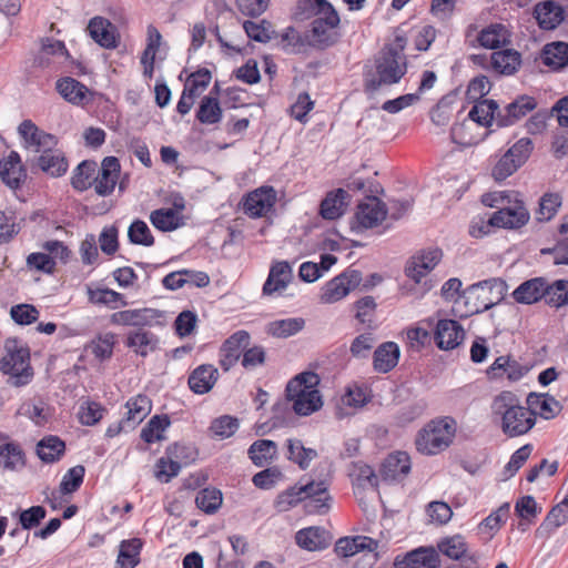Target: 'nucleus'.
Masks as SVG:
<instances>
[{
  "instance_id": "1",
  "label": "nucleus",
  "mask_w": 568,
  "mask_h": 568,
  "mask_svg": "<svg viewBox=\"0 0 568 568\" xmlns=\"http://www.w3.org/2000/svg\"><path fill=\"white\" fill-rule=\"evenodd\" d=\"M491 412L500 417L503 433L513 438L527 434L536 424L531 409L519 404L513 392H501L491 403Z\"/></svg>"
},
{
  "instance_id": "2",
  "label": "nucleus",
  "mask_w": 568,
  "mask_h": 568,
  "mask_svg": "<svg viewBox=\"0 0 568 568\" xmlns=\"http://www.w3.org/2000/svg\"><path fill=\"white\" fill-rule=\"evenodd\" d=\"M325 480H302L293 487L280 494L276 499V507L281 511L288 510L300 501H304V507L308 514H325L329 509L328 501L331 496L327 493Z\"/></svg>"
},
{
  "instance_id": "3",
  "label": "nucleus",
  "mask_w": 568,
  "mask_h": 568,
  "mask_svg": "<svg viewBox=\"0 0 568 568\" xmlns=\"http://www.w3.org/2000/svg\"><path fill=\"white\" fill-rule=\"evenodd\" d=\"M320 382L317 374L303 372L287 383L285 396L296 415L310 416L322 408L323 398L317 389Z\"/></svg>"
},
{
  "instance_id": "4",
  "label": "nucleus",
  "mask_w": 568,
  "mask_h": 568,
  "mask_svg": "<svg viewBox=\"0 0 568 568\" xmlns=\"http://www.w3.org/2000/svg\"><path fill=\"white\" fill-rule=\"evenodd\" d=\"M508 285L501 278H490L476 283L464 290V317L471 316L500 303Z\"/></svg>"
},
{
  "instance_id": "5",
  "label": "nucleus",
  "mask_w": 568,
  "mask_h": 568,
  "mask_svg": "<svg viewBox=\"0 0 568 568\" xmlns=\"http://www.w3.org/2000/svg\"><path fill=\"white\" fill-rule=\"evenodd\" d=\"M407 72L405 55L382 49L375 58V71L365 74V91L374 93L383 85L398 83Z\"/></svg>"
},
{
  "instance_id": "6",
  "label": "nucleus",
  "mask_w": 568,
  "mask_h": 568,
  "mask_svg": "<svg viewBox=\"0 0 568 568\" xmlns=\"http://www.w3.org/2000/svg\"><path fill=\"white\" fill-rule=\"evenodd\" d=\"M456 433V420L445 416L427 423L418 432L416 448L424 455H436L446 449L453 442Z\"/></svg>"
},
{
  "instance_id": "7",
  "label": "nucleus",
  "mask_w": 568,
  "mask_h": 568,
  "mask_svg": "<svg viewBox=\"0 0 568 568\" xmlns=\"http://www.w3.org/2000/svg\"><path fill=\"white\" fill-rule=\"evenodd\" d=\"M532 148L530 139L518 140L495 164L491 172L493 178L496 181L506 180L528 160Z\"/></svg>"
},
{
  "instance_id": "8",
  "label": "nucleus",
  "mask_w": 568,
  "mask_h": 568,
  "mask_svg": "<svg viewBox=\"0 0 568 568\" xmlns=\"http://www.w3.org/2000/svg\"><path fill=\"white\" fill-rule=\"evenodd\" d=\"M362 282V273L357 270H347L326 283L322 293V301L335 303L345 297Z\"/></svg>"
},
{
  "instance_id": "9",
  "label": "nucleus",
  "mask_w": 568,
  "mask_h": 568,
  "mask_svg": "<svg viewBox=\"0 0 568 568\" xmlns=\"http://www.w3.org/2000/svg\"><path fill=\"white\" fill-rule=\"evenodd\" d=\"M387 215V209L384 202L376 196H367L357 205L355 221L357 225H352V230L373 229L379 225Z\"/></svg>"
},
{
  "instance_id": "10",
  "label": "nucleus",
  "mask_w": 568,
  "mask_h": 568,
  "mask_svg": "<svg viewBox=\"0 0 568 568\" xmlns=\"http://www.w3.org/2000/svg\"><path fill=\"white\" fill-rule=\"evenodd\" d=\"M275 202V190L272 186H261L243 199V212L252 219L262 217L273 209Z\"/></svg>"
},
{
  "instance_id": "11",
  "label": "nucleus",
  "mask_w": 568,
  "mask_h": 568,
  "mask_svg": "<svg viewBox=\"0 0 568 568\" xmlns=\"http://www.w3.org/2000/svg\"><path fill=\"white\" fill-rule=\"evenodd\" d=\"M440 559L433 547H419L406 552L404 556H396L395 568H439Z\"/></svg>"
},
{
  "instance_id": "12",
  "label": "nucleus",
  "mask_w": 568,
  "mask_h": 568,
  "mask_svg": "<svg viewBox=\"0 0 568 568\" xmlns=\"http://www.w3.org/2000/svg\"><path fill=\"white\" fill-rule=\"evenodd\" d=\"M121 165L115 156H106L102 160L98 174L93 176L94 190L98 195H110L119 180Z\"/></svg>"
},
{
  "instance_id": "13",
  "label": "nucleus",
  "mask_w": 568,
  "mask_h": 568,
  "mask_svg": "<svg viewBox=\"0 0 568 568\" xmlns=\"http://www.w3.org/2000/svg\"><path fill=\"white\" fill-rule=\"evenodd\" d=\"M18 133L22 138L26 148L37 153H42L48 148H54V135L40 130L31 120H23L18 126Z\"/></svg>"
},
{
  "instance_id": "14",
  "label": "nucleus",
  "mask_w": 568,
  "mask_h": 568,
  "mask_svg": "<svg viewBox=\"0 0 568 568\" xmlns=\"http://www.w3.org/2000/svg\"><path fill=\"white\" fill-rule=\"evenodd\" d=\"M442 251L439 248H430L422 251L414 255L406 264L405 273L407 277L419 283L420 280L429 273L440 261Z\"/></svg>"
},
{
  "instance_id": "15",
  "label": "nucleus",
  "mask_w": 568,
  "mask_h": 568,
  "mask_svg": "<svg viewBox=\"0 0 568 568\" xmlns=\"http://www.w3.org/2000/svg\"><path fill=\"white\" fill-rule=\"evenodd\" d=\"M88 31L90 37L106 49L118 47L119 33L116 27L103 17H94L89 21Z\"/></svg>"
},
{
  "instance_id": "16",
  "label": "nucleus",
  "mask_w": 568,
  "mask_h": 568,
  "mask_svg": "<svg viewBox=\"0 0 568 568\" xmlns=\"http://www.w3.org/2000/svg\"><path fill=\"white\" fill-rule=\"evenodd\" d=\"M537 106L535 98L529 95H520L509 103L504 112H498L496 123L498 126H509L531 112Z\"/></svg>"
},
{
  "instance_id": "17",
  "label": "nucleus",
  "mask_w": 568,
  "mask_h": 568,
  "mask_svg": "<svg viewBox=\"0 0 568 568\" xmlns=\"http://www.w3.org/2000/svg\"><path fill=\"white\" fill-rule=\"evenodd\" d=\"M529 220V212L521 201H516L511 207H501L493 213V222L497 227L518 229Z\"/></svg>"
},
{
  "instance_id": "18",
  "label": "nucleus",
  "mask_w": 568,
  "mask_h": 568,
  "mask_svg": "<svg viewBox=\"0 0 568 568\" xmlns=\"http://www.w3.org/2000/svg\"><path fill=\"white\" fill-rule=\"evenodd\" d=\"M410 471V458L405 452L389 454L382 464L381 476L384 480H402Z\"/></svg>"
},
{
  "instance_id": "19",
  "label": "nucleus",
  "mask_w": 568,
  "mask_h": 568,
  "mask_svg": "<svg viewBox=\"0 0 568 568\" xmlns=\"http://www.w3.org/2000/svg\"><path fill=\"white\" fill-rule=\"evenodd\" d=\"M458 91L459 88H456L444 95L432 110L430 119L434 124L445 126L449 123L454 114L458 115L462 112V105L458 104Z\"/></svg>"
},
{
  "instance_id": "20",
  "label": "nucleus",
  "mask_w": 568,
  "mask_h": 568,
  "mask_svg": "<svg viewBox=\"0 0 568 568\" xmlns=\"http://www.w3.org/2000/svg\"><path fill=\"white\" fill-rule=\"evenodd\" d=\"M2 369L11 376L12 385L23 386L31 381L33 371L30 357H2Z\"/></svg>"
},
{
  "instance_id": "21",
  "label": "nucleus",
  "mask_w": 568,
  "mask_h": 568,
  "mask_svg": "<svg viewBox=\"0 0 568 568\" xmlns=\"http://www.w3.org/2000/svg\"><path fill=\"white\" fill-rule=\"evenodd\" d=\"M546 278L534 277L523 282L513 293V298L519 304H535L545 295Z\"/></svg>"
},
{
  "instance_id": "22",
  "label": "nucleus",
  "mask_w": 568,
  "mask_h": 568,
  "mask_svg": "<svg viewBox=\"0 0 568 568\" xmlns=\"http://www.w3.org/2000/svg\"><path fill=\"white\" fill-rule=\"evenodd\" d=\"M489 62L495 72L501 75H513L521 64V55L514 49L499 50L489 55Z\"/></svg>"
},
{
  "instance_id": "23",
  "label": "nucleus",
  "mask_w": 568,
  "mask_h": 568,
  "mask_svg": "<svg viewBox=\"0 0 568 568\" xmlns=\"http://www.w3.org/2000/svg\"><path fill=\"white\" fill-rule=\"evenodd\" d=\"M296 544L308 551L323 550L329 546L327 531L321 527L301 529L295 536Z\"/></svg>"
},
{
  "instance_id": "24",
  "label": "nucleus",
  "mask_w": 568,
  "mask_h": 568,
  "mask_svg": "<svg viewBox=\"0 0 568 568\" xmlns=\"http://www.w3.org/2000/svg\"><path fill=\"white\" fill-rule=\"evenodd\" d=\"M251 336L246 331H237L232 334L222 345L224 355H264L261 347L248 348Z\"/></svg>"
},
{
  "instance_id": "25",
  "label": "nucleus",
  "mask_w": 568,
  "mask_h": 568,
  "mask_svg": "<svg viewBox=\"0 0 568 568\" xmlns=\"http://www.w3.org/2000/svg\"><path fill=\"white\" fill-rule=\"evenodd\" d=\"M217 375L219 372L213 365H200L191 373L187 383L195 394H205L214 386Z\"/></svg>"
},
{
  "instance_id": "26",
  "label": "nucleus",
  "mask_w": 568,
  "mask_h": 568,
  "mask_svg": "<svg viewBox=\"0 0 568 568\" xmlns=\"http://www.w3.org/2000/svg\"><path fill=\"white\" fill-rule=\"evenodd\" d=\"M527 405L535 418L536 415H540L545 419H551L561 410V405L557 399L542 394L530 393L527 397Z\"/></svg>"
},
{
  "instance_id": "27",
  "label": "nucleus",
  "mask_w": 568,
  "mask_h": 568,
  "mask_svg": "<svg viewBox=\"0 0 568 568\" xmlns=\"http://www.w3.org/2000/svg\"><path fill=\"white\" fill-rule=\"evenodd\" d=\"M377 548V542L366 536L342 537L335 544V552L341 557H352L362 550L373 551Z\"/></svg>"
},
{
  "instance_id": "28",
  "label": "nucleus",
  "mask_w": 568,
  "mask_h": 568,
  "mask_svg": "<svg viewBox=\"0 0 568 568\" xmlns=\"http://www.w3.org/2000/svg\"><path fill=\"white\" fill-rule=\"evenodd\" d=\"M477 40L486 49H497L510 42V32L505 24L491 23L478 33Z\"/></svg>"
},
{
  "instance_id": "29",
  "label": "nucleus",
  "mask_w": 568,
  "mask_h": 568,
  "mask_svg": "<svg viewBox=\"0 0 568 568\" xmlns=\"http://www.w3.org/2000/svg\"><path fill=\"white\" fill-rule=\"evenodd\" d=\"M339 39V33L336 27L324 24L318 18L312 21V27L308 34L310 43L314 47L324 49L335 44Z\"/></svg>"
},
{
  "instance_id": "30",
  "label": "nucleus",
  "mask_w": 568,
  "mask_h": 568,
  "mask_svg": "<svg viewBox=\"0 0 568 568\" xmlns=\"http://www.w3.org/2000/svg\"><path fill=\"white\" fill-rule=\"evenodd\" d=\"M348 193L343 189H337L327 193L321 203L320 213L325 220H335L342 216L347 206Z\"/></svg>"
},
{
  "instance_id": "31",
  "label": "nucleus",
  "mask_w": 568,
  "mask_h": 568,
  "mask_svg": "<svg viewBox=\"0 0 568 568\" xmlns=\"http://www.w3.org/2000/svg\"><path fill=\"white\" fill-rule=\"evenodd\" d=\"M39 168L51 176H61L68 170V161L57 149L48 148L38 158Z\"/></svg>"
},
{
  "instance_id": "32",
  "label": "nucleus",
  "mask_w": 568,
  "mask_h": 568,
  "mask_svg": "<svg viewBox=\"0 0 568 568\" xmlns=\"http://www.w3.org/2000/svg\"><path fill=\"white\" fill-rule=\"evenodd\" d=\"M292 278V268L285 261L276 262L270 271L268 277L263 285V293L270 295L284 290Z\"/></svg>"
},
{
  "instance_id": "33",
  "label": "nucleus",
  "mask_w": 568,
  "mask_h": 568,
  "mask_svg": "<svg viewBox=\"0 0 568 568\" xmlns=\"http://www.w3.org/2000/svg\"><path fill=\"white\" fill-rule=\"evenodd\" d=\"M459 328L458 322L454 320H439L434 335L438 348L450 351L456 347L459 344L457 341Z\"/></svg>"
},
{
  "instance_id": "34",
  "label": "nucleus",
  "mask_w": 568,
  "mask_h": 568,
  "mask_svg": "<svg viewBox=\"0 0 568 568\" xmlns=\"http://www.w3.org/2000/svg\"><path fill=\"white\" fill-rule=\"evenodd\" d=\"M527 372L528 367L520 365L513 357H496L495 363L488 371V375L490 378H498L506 374L509 381L515 382L520 379Z\"/></svg>"
},
{
  "instance_id": "35",
  "label": "nucleus",
  "mask_w": 568,
  "mask_h": 568,
  "mask_svg": "<svg viewBox=\"0 0 568 568\" xmlns=\"http://www.w3.org/2000/svg\"><path fill=\"white\" fill-rule=\"evenodd\" d=\"M535 13L540 28L546 30L555 29L564 20L562 8L552 1L538 3Z\"/></svg>"
},
{
  "instance_id": "36",
  "label": "nucleus",
  "mask_w": 568,
  "mask_h": 568,
  "mask_svg": "<svg viewBox=\"0 0 568 568\" xmlns=\"http://www.w3.org/2000/svg\"><path fill=\"white\" fill-rule=\"evenodd\" d=\"M142 546L143 542L140 538L122 540L119 546L115 568H135L140 564Z\"/></svg>"
},
{
  "instance_id": "37",
  "label": "nucleus",
  "mask_w": 568,
  "mask_h": 568,
  "mask_svg": "<svg viewBox=\"0 0 568 568\" xmlns=\"http://www.w3.org/2000/svg\"><path fill=\"white\" fill-rule=\"evenodd\" d=\"M65 452V444L58 436L49 435L43 437L37 444L38 457L47 464H52L61 459Z\"/></svg>"
},
{
  "instance_id": "38",
  "label": "nucleus",
  "mask_w": 568,
  "mask_h": 568,
  "mask_svg": "<svg viewBox=\"0 0 568 568\" xmlns=\"http://www.w3.org/2000/svg\"><path fill=\"white\" fill-rule=\"evenodd\" d=\"M247 454L255 466L263 467L276 458L277 445L270 439H258L250 446Z\"/></svg>"
},
{
  "instance_id": "39",
  "label": "nucleus",
  "mask_w": 568,
  "mask_h": 568,
  "mask_svg": "<svg viewBox=\"0 0 568 568\" xmlns=\"http://www.w3.org/2000/svg\"><path fill=\"white\" fill-rule=\"evenodd\" d=\"M126 408L128 412L124 423L126 427L134 428L150 414L152 403L148 396L140 394L128 400Z\"/></svg>"
},
{
  "instance_id": "40",
  "label": "nucleus",
  "mask_w": 568,
  "mask_h": 568,
  "mask_svg": "<svg viewBox=\"0 0 568 568\" xmlns=\"http://www.w3.org/2000/svg\"><path fill=\"white\" fill-rule=\"evenodd\" d=\"M568 521V505H564V499L558 505L554 506L546 516L545 520L537 528L536 535L538 537H548L557 528Z\"/></svg>"
},
{
  "instance_id": "41",
  "label": "nucleus",
  "mask_w": 568,
  "mask_h": 568,
  "mask_svg": "<svg viewBox=\"0 0 568 568\" xmlns=\"http://www.w3.org/2000/svg\"><path fill=\"white\" fill-rule=\"evenodd\" d=\"M541 61L552 70H559L568 64V44L565 42H551L544 47Z\"/></svg>"
},
{
  "instance_id": "42",
  "label": "nucleus",
  "mask_w": 568,
  "mask_h": 568,
  "mask_svg": "<svg viewBox=\"0 0 568 568\" xmlns=\"http://www.w3.org/2000/svg\"><path fill=\"white\" fill-rule=\"evenodd\" d=\"M152 225L162 231L171 232L183 225V217L174 209H158L150 214Z\"/></svg>"
},
{
  "instance_id": "43",
  "label": "nucleus",
  "mask_w": 568,
  "mask_h": 568,
  "mask_svg": "<svg viewBox=\"0 0 568 568\" xmlns=\"http://www.w3.org/2000/svg\"><path fill=\"white\" fill-rule=\"evenodd\" d=\"M57 90L63 99L73 104H81L89 91L84 84L70 77L58 80Z\"/></svg>"
},
{
  "instance_id": "44",
  "label": "nucleus",
  "mask_w": 568,
  "mask_h": 568,
  "mask_svg": "<svg viewBox=\"0 0 568 568\" xmlns=\"http://www.w3.org/2000/svg\"><path fill=\"white\" fill-rule=\"evenodd\" d=\"M474 103L475 104L468 114L470 120L485 126H488L493 121H496L497 113L500 111L495 100L486 99Z\"/></svg>"
},
{
  "instance_id": "45",
  "label": "nucleus",
  "mask_w": 568,
  "mask_h": 568,
  "mask_svg": "<svg viewBox=\"0 0 568 568\" xmlns=\"http://www.w3.org/2000/svg\"><path fill=\"white\" fill-rule=\"evenodd\" d=\"M287 458L300 466L301 469H306L311 462L317 457V452L313 448L304 447L300 439L290 438L286 440Z\"/></svg>"
},
{
  "instance_id": "46",
  "label": "nucleus",
  "mask_w": 568,
  "mask_h": 568,
  "mask_svg": "<svg viewBox=\"0 0 568 568\" xmlns=\"http://www.w3.org/2000/svg\"><path fill=\"white\" fill-rule=\"evenodd\" d=\"M170 424L168 415H154L142 428L140 436L148 444L161 442L165 438L163 433Z\"/></svg>"
},
{
  "instance_id": "47",
  "label": "nucleus",
  "mask_w": 568,
  "mask_h": 568,
  "mask_svg": "<svg viewBox=\"0 0 568 568\" xmlns=\"http://www.w3.org/2000/svg\"><path fill=\"white\" fill-rule=\"evenodd\" d=\"M349 476L352 477L353 484L356 488H365L369 486L373 489H377L378 487V478L374 469L362 462L352 464Z\"/></svg>"
},
{
  "instance_id": "48",
  "label": "nucleus",
  "mask_w": 568,
  "mask_h": 568,
  "mask_svg": "<svg viewBox=\"0 0 568 568\" xmlns=\"http://www.w3.org/2000/svg\"><path fill=\"white\" fill-rule=\"evenodd\" d=\"M545 302L551 307H562L568 305V281L557 280L551 284L546 281Z\"/></svg>"
},
{
  "instance_id": "49",
  "label": "nucleus",
  "mask_w": 568,
  "mask_h": 568,
  "mask_svg": "<svg viewBox=\"0 0 568 568\" xmlns=\"http://www.w3.org/2000/svg\"><path fill=\"white\" fill-rule=\"evenodd\" d=\"M0 466L9 470L24 466V454L19 444L6 443L0 445Z\"/></svg>"
},
{
  "instance_id": "50",
  "label": "nucleus",
  "mask_w": 568,
  "mask_h": 568,
  "mask_svg": "<svg viewBox=\"0 0 568 568\" xmlns=\"http://www.w3.org/2000/svg\"><path fill=\"white\" fill-rule=\"evenodd\" d=\"M97 173L94 161L81 162L73 172L71 184L78 191H85L93 184V176Z\"/></svg>"
},
{
  "instance_id": "51",
  "label": "nucleus",
  "mask_w": 568,
  "mask_h": 568,
  "mask_svg": "<svg viewBox=\"0 0 568 568\" xmlns=\"http://www.w3.org/2000/svg\"><path fill=\"white\" fill-rule=\"evenodd\" d=\"M196 119L203 124H215L222 119V109L219 100L212 97H204L201 100Z\"/></svg>"
},
{
  "instance_id": "52",
  "label": "nucleus",
  "mask_w": 568,
  "mask_h": 568,
  "mask_svg": "<svg viewBox=\"0 0 568 568\" xmlns=\"http://www.w3.org/2000/svg\"><path fill=\"white\" fill-rule=\"evenodd\" d=\"M371 400V390L365 385L357 383L346 387L345 394L342 396L343 405L352 408H361Z\"/></svg>"
},
{
  "instance_id": "53",
  "label": "nucleus",
  "mask_w": 568,
  "mask_h": 568,
  "mask_svg": "<svg viewBox=\"0 0 568 568\" xmlns=\"http://www.w3.org/2000/svg\"><path fill=\"white\" fill-rule=\"evenodd\" d=\"M509 510L510 504L504 503L480 521L478 529L490 534V536L495 535L500 529L501 525L506 523L509 516Z\"/></svg>"
},
{
  "instance_id": "54",
  "label": "nucleus",
  "mask_w": 568,
  "mask_h": 568,
  "mask_svg": "<svg viewBox=\"0 0 568 568\" xmlns=\"http://www.w3.org/2000/svg\"><path fill=\"white\" fill-rule=\"evenodd\" d=\"M115 321L125 325H146L156 317L152 308L126 310L114 314Z\"/></svg>"
},
{
  "instance_id": "55",
  "label": "nucleus",
  "mask_w": 568,
  "mask_h": 568,
  "mask_svg": "<svg viewBox=\"0 0 568 568\" xmlns=\"http://www.w3.org/2000/svg\"><path fill=\"white\" fill-rule=\"evenodd\" d=\"M304 324L305 322L303 318L274 321L267 325V333L275 337L286 338L302 331Z\"/></svg>"
},
{
  "instance_id": "56",
  "label": "nucleus",
  "mask_w": 568,
  "mask_h": 568,
  "mask_svg": "<svg viewBox=\"0 0 568 568\" xmlns=\"http://www.w3.org/2000/svg\"><path fill=\"white\" fill-rule=\"evenodd\" d=\"M223 501L221 490L216 488H204L195 497L197 508L206 514H214L221 507Z\"/></svg>"
},
{
  "instance_id": "57",
  "label": "nucleus",
  "mask_w": 568,
  "mask_h": 568,
  "mask_svg": "<svg viewBox=\"0 0 568 568\" xmlns=\"http://www.w3.org/2000/svg\"><path fill=\"white\" fill-rule=\"evenodd\" d=\"M243 28L247 37L257 42L265 43L275 37L272 23L266 20L260 23L247 20L243 23Z\"/></svg>"
},
{
  "instance_id": "58",
  "label": "nucleus",
  "mask_w": 568,
  "mask_h": 568,
  "mask_svg": "<svg viewBox=\"0 0 568 568\" xmlns=\"http://www.w3.org/2000/svg\"><path fill=\"white\" fill-rule=\"evenodd\" d=\"M128 237L131 243L136 245L152 246L154 244V237L148 224L142 220H135L131 223Z\"/></svg>"
},
{
  "instance_id": "59",
  "label": "nucleus",
  "mask_w": 568,
  "mask_h": 568,
  "mask_svg": "<svg viewBox=\"0 0 568 568\" xmlns=\"http://www.w3.org/2000/svg\"><path fill=\"white\" fill-rule=\"evenodd\" d=\"M561 206V196L558 193H546L539 201V209L536 212L538 221H549Z\"/></svg>"
},
{
  "instance_id": "60",
  "label": "nucleus",
  "mask_w": 568,
  "mask_h": 568,
  "mask_svg": "<svg viewBox=\"0 0 568 568\" xmlns=\"http://www.w3.org/2000/svg\"><path fill=\"white\" fill-rule=\"evenodd\" d=\"M239 419L230 415H223L215 418L210 426V430L220 439L229 438L239 429Z\"/></svg>"
},
{
  "instance_id": "61",
  "label": "nucleus",
  "mask_w": 568,
  "mask_h": 568,
  "mask_svg": "<svg viewBox=\"0 0 568 568\" xmlns=\"http://www.w3.org/2000/svg\"><path fill=\"white\" fill-rule=\"evenodd\" d=\"M85 468L77 465L70 468L62 477L60 483V491L64 495L77 491L83 483Z\"/></svg>"
},
{
  "instance_id": "62",
  "label": "nucleus",
  "mask_w": 568,
  "mask_h": 568,
  "mask_svg": "<svg viewBox=\"0 0 568 568\" xmlns=\"http://www.w3.org/2000/svg\"><path fill=\"white\" fill-rule=\"evenodd\" d=\"M315 10L316 18L324 21V24H328L331 28H338L339 16L334 7L326 0H307Z\"/></svg>"
},
{
  "instance_id": "63",
  "label": "nucleus",
  "mask_w": 568,
  "mask_h": 568,
  "mask_svg": "<svg viewBox=\"0 0 568 568\" xmlns=\"http://www.w3.org/2000/svg\"><path fill=\"white\" fill-rule=\"evenodd\" d=\"M17 514L21 528L29 530L39 526L41 520L45 518L47 510L42 506H32Z\"/></svg>"
},
{
  "instance_id": "64",
  "label": "nucleus",
  "mask_w": 568,
  "mask_h": 568,
  "mask_svg": "<svg viewBox=\"0 0 568 568\" xmlns=\"http://www.w3.org/2000/svg\"><path fill=\"white\" fill-rule=\"evenodd\" d=\"M180 470L181 464L179 462L161 457L155 464L154 476L162 483H169L179 475Z\"/></svg>"
}]
</instances>
